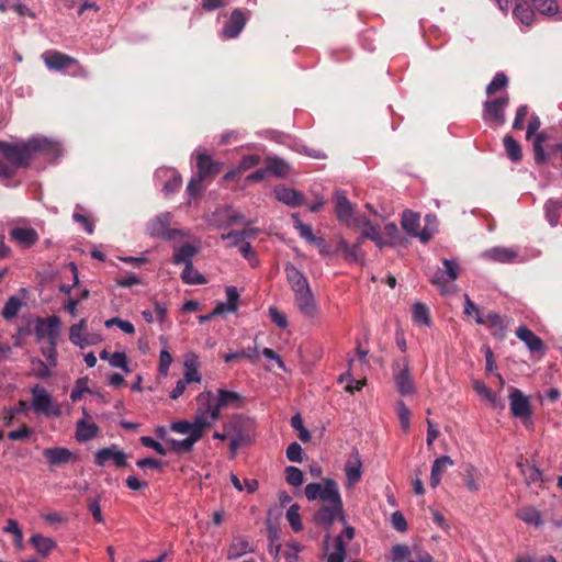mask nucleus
Returning a JSON list of instances; mask_svg holds the SVG:
<instances>
[{"mask_svg":"<svg viewBox=\"0 0 562 562\" xmlns=\"http://www.w3.org/2000/svg\"><path fill=\"white\" fill-rule=\"evenodd\" d=\"M308 501H321L322 506L314 514L317 525L330 528L336 519L345 522V513L338 484L333 479H324L321 483H310L305 486Z\"/></svg>","mask_w":562,"mask_h":562,"instance_id":"f257e3e1","label":"nucleus"},{"mask_svg":"<svg viewBox=\"0 0 562 562\" xmlns=\"http://www.w3.org/2000/svg\"><path fill=\"white\" fill-rule=\"evenodd\" d=\"M224 430L228 431L231 454L234 458L241 446L252 443L256 436V423L245 415H234L224 424Z\"/></svg>","mask_w":562,"mask_h":562,"instance_id":"f03ea898","label":"nucleus"},{"mask_svg":"<svg viewBox=\"0 0 562 562\" xmlns=\"http://www.w3.org/2000/svg\"><path fill=\"white\" fill-rule=\"evenodd\" d=\"M196 404L194 417L198 419V424L206 430L221 417L215 396L211 391H204L196 396Z\"/></svg>","mask_w":562,"mask_h":562,"instance_id":"7ed1b4c3","label":"nucleus"},{"mask_svg":"<svg viewBox=\"0 0 562 562\" xmlns=\"http://www.w3.org/2000/svg\"><path fill=\"white\" fill-rule=\"evenodd\" d=\"M32 403L31 407L36 414H43L47 417H57L60 415L59 405L53 400L45 387L36 384L31 387Z\"/></svg>","mask_w":562,"mask_h":562,"instance_id":"20e7f679","label":"nucleus"},{"mask_svg":"<svg viewBox=\"0 0 562 562\" xmlns=\"http://www.w3.org/2000/svg\"><path fill=\"white\" fill-rule=\"evenodd\" d=\"M0 153L11 162L12 167H26L33 159L29 139L20 143L0 140Z\"/></svg>","mask_w":562,"mask_h":562,"instance_id":"39448f33","label":"nucleus"},{"mask_svg":"<svg viewBox=\"0 0 562 562\" xmlns=\"http://www.w3.org/2000/svg\"><path fill=\"white\" fill-rule=\"evenodd\" d=\"M392 369L397 391L402 395H413L416 387L411 375L408 359L403 358L394 361Z\"/></svg>","mask_w":562,"mask_h":562,"instance_id":"423d86ee","label":"nucleus"},{"mask_svg":"<svg viewBox=\"0 0 562 562\" xmlns=\"http://www.w3.org/2000/svg\"><path fill=\"white\" fill-rule=\"evenodd\" d=\"M172 215L165 212L155 216L147 225V233L151 237L171 240L180 234V231L170 228Z\"/></svg>","mask_w":562,"mask_h":562,"instance_id":"0eeeda50","label":"nucleus"},{"mask_svg":"<svg viewBox=\"0 0 562 562\" xmlns=\"http://www.w3.org/2000/svg\"><path fill=\"white\" fill-rule=\"evenodd\" d=\"M32 157H43L49 161L60 156V145L46 137H32L29 139Z\"/></svg>","mask_w":562,"mask_h":562,"instance_id":"6e6552de","label":"nucleus"},{"mask_svg":"<svg viewBox=\"0 0 562 562\" xmlns=\"http://www.w3.org/2000/svg\"><path fill=\"white\" fill-rule=\"evenodd\" d=\"M508 97L498 98L484 103L483 119L488 124L496 126L505 123V108L508 104Z\"/></svg>","mask_w":562,"mask_h":562,"instance_id":"1a4fd4ad","label":"nucleus"},{"mask_svg":"<svg viewBox=\"0 0 562 562\" xmlns=\"http://www.w3.org/2000/svg\"><path fill=\"white\" fill-rule=\"evenodd\" d=\"M42 59L45 66L50 70L61 71L70 68L71 66H76L81 69L77 59L58 50L44 52L42 54Z\"/></svg>","mask_w":562,"mask_h":562,"instance_id":"9d476101","label":"nucleus"},{"mask_svg":"<svg viewBox=\"0 0 562 562\" xmlns=\"http://www.w3.org/2000/svg\"><path fill=\"white\" fill-rule=\"evenodd\" d=\"M59 330L60 319L55 315L40 318L35 325V336L38 340L47 338L48 342H57Z\"/></svg>","mask_w":562,"mask_h":562,"instance_id":"9b49d317","label":"nucleus"},{"mask_svg":"<svg viewBox=\"0 0 562 562\" xmlns=\"http://www.w3.org/2000/svg\"><path fill=\"white\" fill-rule=\"evenodd\" d=\"M346 487L352 488L362 477V460L359 451L353 448L345 463Z\"/></svg>","mask_w":562,"mask_h":562,"instance_id":"f8f14e48","label":"nucleus"},{"mask_svg":"<svg viewBox=\"0 0 562 562\" xmlns=\"http://www.w3.org/2000/svg\"><path fill=\"white\" fill-rule=\"evenodd\" d=\"M127 456L115 445L102 448L94 454V462L98 467H105L109 462H113L115 467L123 468L126 465Z\"/></svg>","mask_w":562,"mask_h":562,"instance_id":"ddd939ff","label":"nucleus"},{"mask_svg":"<svg viewBox=\"0 0 562 562\" xmlns=\"http://www.w3.org/2000/svg\"><path fill=\"white\" fill-rule=\"evenodd\" d=\"M510 412L514 417L522 420L531 418V408L528 397L518 389H514L509 394Z\"/></svg>","mask_w":562,"mask_h":562,"instance_id":"4468645a","label":"nucleus"},{"mask_svg":"<svg viewBox=\"0 0 562 562\" xmlns=\"http://www.w3.org/2000/svg\"><path fill=\"white\" fill-rule=\"evenodd\" d=\"M443 269H438L431 278V282L445 289L447 284L452 283L459 276V265L456 260L443 259Z\"/></svg>","mask_w":562,"mask_h":562,"instance_id":"2eb2a0df","label":"nucleus"},{"mask_svg":"<svg viewBox=\"0 0 562 562\" xmlns=\"http://www.w3.org/2000/svg\"><path fill=\"white\" fill-rule=\"evenodd\" d=\"M10 237L23 249L33 247L40 239L38 233L33 227L16 226L10 231Z\"/></svg>","mask_w":562,"mask_h":562,"instance_id":"dca6fc26","label":"nucleus"},{"mask_svg":"<svg viewBox=\"0 0 562 562\" xmlns=\"http://www.w3.org/2000/svg\"><path fill=\"white\" fill-rule=\"evenodd\" d=\"M196 167H198V173L196 176L202 179L203 181L215 177L220 170L222 165L217 161H214L211 156L196 150Z\"/></svg>","mask_w":562,"mask_h":562,"instance_id":"f3484780","label":"nucleus"},{"mask_svg":"<svg viewBox=\"0 0 562 562\" xmlns=\"http://www.w3.org/2000/svg\"><path fill=\"white\" fill-rule=\"evenodd\" d=\"M295 304L299 311L307 318H315L318 306L311 289L294 293Z\"/></svg>","mask_w":562,"mask_h":562,"instance_id":"a211bd4d","label":"nucleus"},{"mask_svg":"<svg viewBox=\"0 0 562 562\" xmlns=\"http://www.w3.org/2000/svg\"><path fill=\"white\" fill-rule=\"evenodd\" d=\"M335 212L339 222L347 225L352 221L353 206L341 190L334 192Z\"/></svg>","mask_w":562,"mask_h":562,"instance_id":"6ab92c4d","label":"nucleus"},{"mask_svg":"<svg viewBox=\"0 0 562 562\" xmlns=\"http://www.w3.org/2000/svg\"><path fill=\"white\" fill-rule=\"evenodd\" d=\"M516 336L518 339L524 341L526 347L529 349L531 353H543L544 352V344L540 337H538L532 330H530L527 326L521 325L516 329Z\"/></svg>","mask_w":562,"mask_h":562,"instance_id":"aec40b11","label":"nucleus"},{"mask_svg":"<svg viewBox=\"0 0 562 562\" xmlns=\"http://www.w3.org/2000/svg\"><path fill=\"white\" fill-rule=\"evenodd\" d=\"M184 373L183 379L184 382L191 383H200L202 381V375L199 371L200 368V360L198 355L194 352H189L184 357Z\"/></svg>","mask_w":562,"mask_h":562,"instance_id":"412c9836","label":"nucleus"},{"mask_svg":"<svg viewBox=\"0 0 562 562\" xmlns=\"http://www.w3.org/2000/svg\"><path fill=\"white\" fill-rule=\"evenodd\" d=\"M215 400L220 411L226 407L240 408L245 404V398L241 394L225 389L217 390V397Z\"/></svg>","mask_w":562,"mask_h":562,"instance_id":"4be33fe9","label":"nucleus"},{"mask_svg":"<svg viewBox=\"0 0 562 562\" xmlns=\"http://www.w3.org/2000/svg\"><path fill=\"white\" fill-rule=\"evenodd\" d=\"M246 24V18L241 10L235 9L224 26L222 34L226 38H235L239 35Z\"/></svg>","mask_w":562,"mask_h":562,"instance_id":"5701e85b","label":"nucleus"},{"mask_svg":"<svg viewBox=\"0 0 562 562\" xmlns=\"http://www.w3.org/2000/svg\"><path fill=\"white\" fill-rule=\"evenodd\" d=\"M274 194L278 201L291 207L300 206L304 202L303 193L293 188L284 186L277 187L274 189Z\"/></svg>","mask_w":562,"mask_h":562,"instance_id":"b1692460","label":"nucleus"},{"mask_svg":"<svg viewBox=\"0 0 562 562\" xmlns=\"http://www.w3.org/2000/svg\"><path fill=\"white\" fill-rule=\"evenodd\" d=\"M284 270L286 280L294 293L311 289L305 276L294 265L286 263Z\"/></svg>","mask_w":562,"mask_h":562,"instance_id":"393cba45","label":"nucleus"},{"mask_svg":"<svg viewBox=\"0 0 562 562\" xmlns=\"http://www.w3.org/2000/svg\"><path fill=\"white\" fill-rule=\"evenodd\" d=\"M43 454L52 465L66 464L76 459V454L67 448H47L43 451Z\"/></svg>","mask_w":562,"mask_h":562,"instance_id":"a878e982","label":"nucleus"},{"mask_svg":"<svg viewBox=\"0 0 562 562\" xmlns=\"http://www.w3.org/2000/svg\"><path fill=\"white\" fill-rule=\"evenodd\" d=\"M476 323L480 325H486L492 335L503 338L506 331V324L504 319L497 313H488L484 317L476 318Z\"/></svg>","mask_w":562,"mask_h":562,"instance_id":"bb28decb","label":"nucleus"},{"mask_svg":"<svg viewBox=\"0 0 562 562\" xmlns=\"http://www.w3.org/2000/svg\"><path fill=\"white\" fill-rule=\"evenodd\" d=\"M513 15L526 26H531L535 21V12L527 0H516Z\"/></svg>","mask_w":562,"mask_h":562,"instance_id":"cd10ccee","label":"nucleus"},{"mask_svg":"<svg viewBox=\"0 0 562 562\" xmlns=\"http://www.w3.org/2000/svg\"><path fill=\"white\" fill-rule=\"evenodd\" d=\"M452 464L453 461L448 456H441L434 461L430 473V486L432 488H436L440 484L442 474Z\"/></svg>","mask_w":562,"mask_h":562,"instance_id":"c85d7f7f","label":"nucleus"},{"mask_svg":"<svg viewBox=\"0 0 562 562\" xmlns=\"http://www.w3.org/2000/svg\"><path fill=\"white\" fill-rule=\"evenodd\" d=\"M483 257L497 262L508 263L517 258V251L513 248L493 247L486 250Z\"/></svg>","mask_w":562,"mask_h":562,"instance_id":"c756f323","label":"nucleus"},{"mask_svg":"<svg viewBox=\"0 0 562 562\" xmlns=\"http://www.w3.org/2000/svg\"><path fill=\"white\" fill-rule=\"evenodd\" d=\"M87 329V321L85 318L80 319L77 324H74L69 329V340L78 346L79 348H85L91 344V341L86 336Z\"/></svg>","mask_w":562,"mask_h":562,"instance_id":"7c9ffc66","label":"nucleus"},{"mask_svg":"<svg viewBox=\"0 0 562 562\" xmlns=\"http://www.w3.org/2000/svg\"><path fill=\"white\" fill-rule=\"evenodd\" d=\"M30 542L33 544L37 553L42 557H47L53 549L56 548V541L49 537H45L41 533H35L30 538Z\"/></svg>","mask_w":562,"mask_h":562,"instance_id":"2f4dec72","label":"nucleus"},{"mask_svg":"<svg viewBox=\"0 0 562 562\" xmlns=\"http://www.w3.org/2000/svg\"><path fill=\"white\" fill-rule=\"evenodd\" d=\"M198 251L199 248L196 246L192 244H184L176 249L172 261L175 265H190Z\"/></svg>","mask_w":562,"mask_h":562,"instance_id":"473e14b6","label":"nucleus"},{"mask_svg":"<svg viewBox=\"0 0 562 562\" xmlns=\"http://www.w3.org/2000/svg\"><path fill=\"white\" fill-rule=\"evenodd\" d=\"M267 171L271 172L273 176L278 178H285L290 175L291 167L290 165L282 158L279 157H268L266 159Z\"/></svg>","mask_w":562,"mask_h":562,"instance_id":"72a5a7b5","label":"nucleus"},{"mask_svg":"<svg viewBox=\"0 0 562 562\" xmlns=\"http://www.w3.org/2000/svg\"><path fill=\"white\" fill-rule=\"evenodd\" d=\"M201 439V432L195 431L193 436H188L187 438L182 440L177 439H170L168 441L170 446V450H172L176 453H186L190 452L194 446L195 442H198Z\"/></svg>","mask_w":562,"mask_h":562,"instance_id":"f704fd0d","label":"nucleus"},{"mask_svg":"<svg viewBox=\"0 0 562 562\" xmlns=\"http://www.w3.org/2000/svg\"><path fill=\"white\" fill-rule=\"evenodd\" d=\"M99 434V427L94 423H87L86 420H79L76 428V439L79 442H86Z\"/></svg>","mask_w":562,"mask_h":562,"instance_id":"c9c22d12","label":"nucleus"},{"mask_svg":"<svg viewBox=\"0 0 562 562\" xmlns=\"http://www.w3.org/2000/svg\"><path fill=\"white\" fill-rule=\"evenodd\" d=\"M546 218L551 226H557L562 214V199H550L544 204Z\"/></svg>","mask_w":562,"mask_h":562,"instance_id":"e433bc0d","label":"nucleus"},{"mask_svg":"<svg viewBox=\"0 0 562 562\" xmlns=\"http://www.w3.org/2000/svg\"><path fill=\"white\" fill-rule=\"evenodd\" d=\"M254 552V548L244 538H236L232 542L227 551L228 560H236L246 553Z\"/></svg>","mask_w":562,"mask_h":562,"instance_id":"4c0bfd02","label":"nucleus"},{"mask_svg":"<svg viewBox=\"0 0 562 562\" xmlns=\"http://www.w3.org/2000/svg\"><path fill=\"white\" fill-rule=\"evenodd\" d=\"M171 430H173L178 434L188 435V436H193V434L198 430L201 432V438H202L203 434L205 431V428L202 425H199L198 419L194 417L193 422L179 420V422L172 423Z\"/></svg>","mask_w":562,"mask_h":562,"instance_id":"58836bf2","label":"nucleus"},{"mask_svg":"<svg viewBox=\"0 0 562 562\" xmlns=\"http://www.w3.org/2000/svg\"><path fill=\"white\" fill-rule=\"evenodd\" d=\"M516 516L527 525H532L535 527L543 525L540 512L531 506L518 509Z\"/></svg>","mask_w":562,"mask_h":562,"instance_id":"ea45409f","label":"nucleus"},{"mask_svg":"<svg viewBox=\"0 0 562 562\" xmlns=\"http://www.w3.org/2000/svg\"><path fill=\"white\" fill-rule=\"evenodd\" d=\"M419 215L413 211H404L402 216V227L411 236L418 234L419 229Z\"/></svg>","mask_w":562,"mask_h":562,"instance_id":"a19ab883","label":"nucleus"},{"mask_svg":"<svg viewBox=\"0 0 562 562\" xmlns=\"http://www.w3.org/2000/svg\"><path fill=\"white\" fill-rule=\"evenodd\" d=\"M518 467L528 485L537 484L542 481V472L536 465L518 463Z\"/></svg>","mask_w":562,"mask_h":562,"instance_id":"79ce46f5","label":"nucleus"},{"mask_svg":"<svg viewBox=\"0 0 562 562\" xmlns=\"http://www.w3.org/2000/svg\"><path fill=\"white\" fill-rule=\"evenodd\" d=\"M413 321L419 325L429 326L431 324L430 314L428 307L417 302L413 305L412 310Z\"/></svg>","mask_w":562,"mask_h":562,"instance_id":"37998d69","label":"nucleus"},{"mask_svg":"<svg viewBox=\"0 0 562 562\" xmlns=\"http://www.w3.org/2000/svg\"><path fill=\"white\" fill-rule=\"evenodd\" d=\"M535 8L540 14L553 16L559 12L557 0H531Z\"/></svg>","mask_w":562,"mask_h":562,"instance_id":"c03bdc74","label":"nucleus"},{"mask_svg":"<svg viewBox=\"0 0 562 562\" xmlns=\"http://www.w3.org/2000/svg\"><path fill=\"white\" fill-rule=\"evenodd\" d=\"M181 279L187 284H204L205 279L204 277L193 268V265H187L184 266V269L181 273Z\"/></svg>","mask_w":562,"mask_h":562,"instance_id":"a18cd8bd","label":"nucleus"},{"mask_svg":"<svg viewBox=\"0 0 562 562\" xmlns=\"http://www.w3.org/2000/svg\"><path fill=\"white\" fill-rule=\"evenodd\" d=\"M358 225L361 226V238H368L371 240H378L381 235L379 226L372 224L369 220L363 217L361 221L358 220Z\"/></svg>","mask_w":562,"mask_h":562,"instance_id":"49530a36","label":"nucleus"},{"mask_svg":"<svg viewBox=\"0 0 562 562\" xmlns=\"http://www.w3.org/2000/svg\"><path fill=\"white\" fill-rule=\"evenodd\" d=\"M504 146L508 157L513 161H519L521 159V147L519 143L516 139H514L510 135H506L504 137Z\"/></svg>","mask_w":562,"mask_h":562,"instance_id":"de8ad7c7","label":"nucleus"},{"mask_svg":"<svg viewBox=\"0 0 562 562\" xmlns=\"http://www.w3.org/2000/svg\"><path fill=\"white\" fill-rule=\"evenodd\" d=\"M292 220L294 227L299 231V234L302 238L312 244L316 241L317 237L313 234L311 226L302 223L297 213L292 214Z\"/></svg>","mask_w":562,"mask_h":562,"instance_id":"09e8293b","label":"nucleus"},{"mask_svg":"<svg viewBox=\"0 0 562 562\" xmlns=\"http://www.w3.org/2000/svg\"><path fill=\"white\" fill-rule=\"evenodd\" d=\"M286 519L294 532H300L303 529V524L300 515V506L293 504L286 510Z\"/></svg>","mask_w":562,"mask_h":562,"instance_id":"8fccbe9b","label":"nucleus"},{"mask_svg":"<svg viewBox=\"0 0 562 562\" xmlns=\"http://www.w3.org/2000/svg\"><path fill=\"white\" fill-rule=\"evenodd\" d=\"M254 235L252 229H243V231H234L227 234H222L223 239H227L229 241V246H237L245 241L246 238H249Z\"/></svg>","mask_w":562,"mask_h":562,"instance_id":"3c124183","label":"nucleus"},{"mask_svg":"<svg viewBox=\"0 0 562 562\" xmlns=\"http://www.w3.org/2000/svg\"><path fill=\"white\" fill-rule=\"evenodd\" d=\"M22 307V302L16 296H10L2 310V316L4 319H11L15 317Z\"/></svg>","mask_w":562,"mask_h":562,"instance_id":"603ef678","label":"nucleus"},{"mask_svg":"<svg viewBox=\"0 0 562 562\" xmlns=\"http://www.w3.org/2000/svg\"><path fill=\"white\" fill-rule=\"evenodd\" d=\"M285 481L288 484L292 486H301L304 482V474L303 472L296 468V467H286L285 468Z\"/></svg>","mask_w":562,"mask_h":562,"instance_id":"864d4df0","label":"nucleus"},{"mask_svg":"<svg viewBox=\"0 0 562 562\" xmlns=\"http://www.w3.org/2000/svg\"><path fill=\"white\" fill-rule=\"evenodd\" d=\"M346 558V542L342 541L341 536L335 540V551L329 553L327 562H344Z\"/></svg>","mask_w":562,"mask_h":562,"instance_id":"5fc2aeb1","label":"nucleus"},{"mask_svg":"<svg viewBox=\"0 0 562 562\" xmlns=\"http://www.w3.org/2000/svg\"><path fill=\"white\" fill-rule=\"evenodd\" d=\"M396 412L402 429L408 431L411 427V412L403 401L397 402Z\"/></svg>","mask_w":562,"mask_h":562,"instance_id":"6e6d98bb","label":"nucleus"},{"mask_svg":"<svg viewBox=\"0 0 562 562\" xmlns=\"http://www.w3.org/2000/svg\"><path fill=\"white\" fill-rule=\"evenodd\" d=\"M508 83V79L504 72H498L494 76L492 81L486 87V93L488 95L494 94L498 90L504 89Z\"/></svg>","mask_w":562,"mask_h":562,"instance_id":"4d7b16f0","label":"nucleus"},{"mask_svg":"<svg viewBox=\"0 0 562 562\" xmlns=\"http://www.w3.org/2000/svg\"><path fill=\"white\" fill-rule=\"evenodd\" d=\"M291 426L299 431V438L303 442L311 440V432L304 427L303 419L300 414L291 417Z\"/></svg>","mask_w":562,"mask_h":562,"instance_id":"13d9d810","label":"nucleus"},{"mask_svg":"<svg viewBox=\"0 0 562 562\" xmlns=\"http://www.w3.org/2000/svg\"><path fill=\"white\" fill-rule=\"evenodd\" d=\"M547 136L543 133H539L536 135L533 140V153L535 160L540 164L546 160V153L543 148V143L546 142Z\"/></svg>","mask_w":562,"mask_h":562,"instance_id":"bf43d9fd","label":"nucleus"},{"mask_svg":"<svg viewBox=\"0 0 562 562\" xmlns=\"http://www.w3.org/2000/svg\"><path fill=\"white\" fill-rule=\"evenodd\" d=\"M465 475V485L469 491L477 492L480 490V484L476 481V469L472 464H468L464 469Z\"/></svg>","mask_w":562,"mask_h":562,"instance_id":"052dcab7","label":"nucleus"},{"mask_svg":"<svg viewBox=\"0 0 562 562\" xmlns=\"http://www.w3.org/2000/svg\"><path fill=\"white\" fill-rule=\"evenodd\" d=\"M362 238H359L355 245L350 247V249L346 254V259L350 262H362L364 258V252L361 249Z\"/></svg>","mask_w":562,"mask_h":562,"instance_id":"680f3d73","label":"nucleus"},{"mask_svg":"<svg viewBox=\"0 0 562 562\" xmlns=\"http://www.w3.org/2000/svg\"><path fill=\"white\" fill-rule=\"evenodd\" d=\"M172 363V357L167 349H162L159 353V366L158 372L159 375L166 378L169 373V368Z\"/></svg>","mask_w":562,"mask_h":562,"instance_id":"e2e57ef3","label":"nucleus"},{"mask_svg":"<svg viewBox=\"0 0 562 562\" xmlns=\"http://www.w3.org/2000/svg\"><path fill=\"white\" fill-rule=\"evenodd\" d=\"M104 325L108 328L112 327L113 325H116L122 331H124L125 334H128V335H133L135 333V327L131 322L119 318V317H113V318L105 321Z\"/></svg>","mask_w":562,"mask_h":562,"instance_id":"0e129e2a","label":"nucleus"},{"mask_svg":"<svg viewBox=\"0 0 562 562\" xmlns=\"http://www.w3.org/2000/svg\"><path fill=\"white\" fill-rule=\"evenodd\" d=\"M473 389L480 396L488 401L491 404H496L495 393L491 389H488L483 382L475 381L473 384Z\"/></svg>","mask_w":562,"mask_h":562,"instance_id":"69168bd1","label":"nucleus"},{"mask_svg":"<svg viewBox=\"0 0 562 562\" xmlns=\"http://www.w3.org/2000/svg\"><path fill=\"white\" fill-rule=\"evenodd\" d=\"M87 506H88V510L92 515L94 521L98 522V524H103L104 522V517H103L102 512H101L100 496H98L95 498H89Z\"/></svg>","mask_w":562,"mask_h":562,"instance_id":"338daca9","label":"nucleus"},{"mask_svg":"<svg viewBox=\"0 0 562 562\" xmlns=\"http://www.w3.org/2000/svg\"><path fill=\"white\" fill-rule=\"evenodd\" d=\"M285 456L289 461L301 463L303 461V449L297 442H292L286 448Z\"/></svg>","mask_w":562,"mask_h":562,"instance_id":"774afa93","label":"nucleus"}]
</instances>
